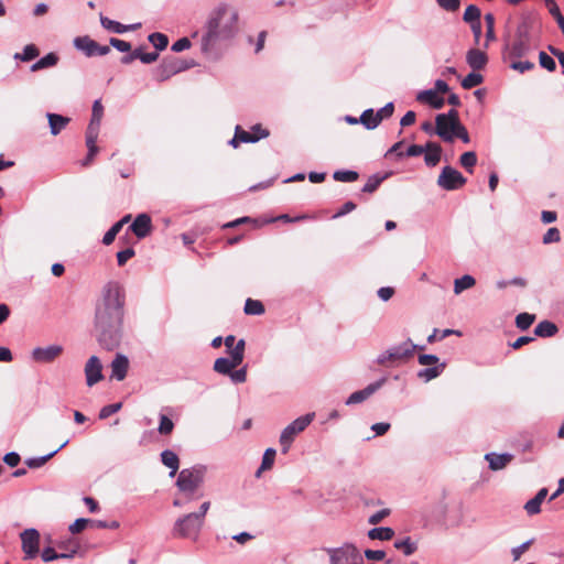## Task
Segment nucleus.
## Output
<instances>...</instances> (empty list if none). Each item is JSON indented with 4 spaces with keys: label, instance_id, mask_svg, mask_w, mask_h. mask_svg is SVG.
<instances>
[{
    "label": "nucleus",
    "instance_id": "f257e3e1",
    "mask_svg": "<svg viewBox=\"0 0 564 564\" xmlns=\"http://www.w3.org/2000/svg\"><path fill=\"white\" fill-rule=\"evenodd\" d=\"M126 315V291L118 281H108L101 289L96 302L94 327L99 345L113 350L123 338Z\"/></svg>",
    "mask_w": 564,
    "mask_h": 564
},
{
    "label": "nucleus",
    "instance_id": "f03ea898",
    "mask_svg": "<svg viewBox=\"0 0 564 564\" xmlns=\"http://www.w3.org/2000/svg\"><path fill=\"white\" fill-rule=\"evenodd\" d=\"M239 11L229 3H219L208 14L199 39L202 54L212 61L221 57L224 47L239 33Z\"/></svg>",
    "mask_w": 564,
    "mask_h": 564
},
{
    "label": "nucleus",
    "instance_id": "7ed1b4c3",
    "mask_svg": "<svg viewBox=\"0 0 564 564\" xmlns=\"http://www.w3.org/2000/svg\"><path fill=\"white\" fill-rule=\"evenodd\" d=\"M207 468L204 465H195L180 471L176 486L184 496H192L204 484Z\"/></svg>",
    "mask_w": 564,
    "mask_h": 564
},
{
    "label": "nucleus",
    "instance_id": "20e7f679",
    "mask_svg": "<svg viewBox=\"0 0 564 564\" xmlns=\"http://www.w3.org/2000/svg\"><path fill=\"white\" fill-rule=\"evenodd\" d=\"M204 522L194 512L178 517L172 528V535L196 542L200 535Z\"/></svg>",
    "mask_w": 564,
    "mask_h": 564
},
{
    "label": "nucleus",
    "instance_id": "39448f33",
    "mask_svg": "<svg viewBox=\"0 0 564 564\" xmlns=\"http://www.w3.org/2000/svg\"><path fill=\"white\" fill-rule=\"evenodd\" d=\"M416 349L422 350L424 346L415 345L411 339H408L382 351L378 355L376 362L380 366L390 367L411 358Z\"/></svg>",
    "mask_w": 564,
    "mask_h": 564
},
{
    "label": "nucleus",
    "instance_id": "423d86ee",
    "mask_svg": "<svg viewBox=\"0 0 564 564\" xmlns=\"http://www.w3.org/2000/svg\"><path fill=\"white\" fill-rule=\"evenodd\" d=\"M314 413H307L295 419L292 423L283 429L280 435V445L283 454H286L294 442L295 437L302 433L314 420Z\"/></svg>",
    "mask_w": 564,
    "mask_h": 564
},
{
    "label": "nucleus",
    "instance_id": "0eeeda50",
    "mask_svg": "<svg viewBox=\"0 0 564 564\" xmlns=\"http://www.w3.org/2000/svg\"><path fill=\"white\" fill-rule=\"evenodd\" d=\"M325 551L329 557V564H364V556L351 543H345L339 547H328Z\"/></svg>",
    "mask_w": 564,
    "mask_h": 564
},
{
    "label": "nucleus",
    "instance_id": "6e6552de",
    "mask_svg": "<svg viewBox=\"0 0 564 564\" xmlns=\"http://www.w3.org/2000/svg\"><path fill=\"white\" fill-rule=\"evenodd\" d=\"M532 44L530 34L524 25H521L517 30L516 39L505 48V57L511 59H519L532 52Z\"/></svg>",
    "mask_w": 564,
    "mask_h": 564
},
{
    "label": "nucleus",
    "instance_id": "1a4fd4ad",
    "mask_svg": "<svg viewBox=\"0 0 564 564\" xmlns=\"http://www.w3.org/2000/svg\"><path fill=\"white\" fill-rule=\"evenodd\" d=\"M417 361L422 366H430L427 368L419 370L417 372V377L424 380L425 382H429L441 376L446 367L445 362H440V358L436 355L432 354L419 355Z\"/></svg>",
    "mask_w": 564,
    "mask_h": 564
},
{
    "label": "nucleus",
    "instance_id": "9d476101",
    "mask_svg": "<svg viewBox=\"0 0 564 564\" xmlns=\"http://www.w3.org/2000/svg\"><path fill=\"white\" fill-rule=\"evenodd\" d=\"M191 65L177 57L164 58L154 70V78L158 82H165L173 75L188 69Z\"/></svg>",
    "mask_w": 564,
    "mask_h": 564
},
{
    "label": "nucleus",
    "instance_id": "9b49d317",
    "mask_svg": "<svg viewBox=\"0 0 564 564\" xmlns=\"http://www.w3.org/2000/svg\"><path fill=\"white\" fill-rule=\"evenodd\" d=\"M466 182V177L451 165L444 166L437 177V185L445 191L458 189L463 187Z\"/></svg>",
    "mask_w": 564,
    "mask_h": 564
},
{
    "label": "nucleus",
    "instance_id": "f8f14e48",
    "mask_svg": "<svg viewBox=\"0 0 564 564\" xmlns=\"http://www.w3.org/2000/svg\"><path fill=\"white\" fill-rule=\"evenodd\" d=\"M22 551L24 558L31 560L36 557L40 551V533L36 529H25L20 534Z\"/></svg>",
    "mask_w": 564,
    "mask_h": 564
},
{
    "label": "nucleus",
    "instance_id": "ddd939ff",
    "mask_svg": "<svg viewBox=\"0 0 564 564\" xmlns=\"http://www.w3.org/2000/svg\"><path fill=\"white\" fill-rule=\"evenodd\" d=\"M86 384L93 387L104 379L102 365L97 356H91L85 365Z\"/></svg>",
    "mask_w": 564,
    "mask_h": 564
},
{
    "label": "nucleus",
    "instance_id": "4468645a",
    "mask_svg": "<svg viewBox=\"0 0 564 564\" xmlns=\"http://www.w3.org/2000/svg\"><path fill=\"white\" fill-rule=\"evenodd\" d=\"M386 382V378H381L376 382L368 384L365 389L352 392L345 401L346 405L361 403L378 391Z\"/></svg>",
    "mask_w": 564,
    "mask_h": 564
},
{
    "label": "nucleus",
    "instance_id": "2eb2a0df",
    "mask_svg": "<svg viewBox=\"0 0 564 564\" xmlns=\"http://www.w3.org/2000/svg\"><path fill=\"white\" fill-rule=\"evenodd\" d=\"M63 352L61 345H50L46 347H36L32 351V358L37 362H52Z\"/></svg>",
    "mask_w": 564,
    "mask_h": 564
},
{
    "label": "nucleus",
    "instance_id": "dca6fc26",
    "mask_svg": "<svg viewBox=\"0 0 564 564\" xmlns=\"http://www.w3.org/2000/svg\"><path fill=\"white\" fill-rule=\"evenodd\" d=\"M269 130L261 127V124H254L251 131L243 130L240 126H237V139L243 143H254L261 139L269 137Z\"/></svg>",
    "mask_w": 564,
    "mask_h": 564
},
{
    "label": "nucleus",
    "instance_id": "f3484780",
    "mask_svg": "<svg viewBox=\"0 0 564 564\" xmlns=\"http://www.w3.org/2000/svg\"><path fill=\"white\" fill-rule=\"evenodd\" d=\"M111 368V378L122 381L128 373L129 369V359L127 356L122 354H117L113 360L110 364Z\"/></svg>",
    "mask_w": 564,
    "mask_h": 564
},
{
    "label": "nucleus",
    "instance_id": "a211bd4d",
    "mask_svg": "<svg viewBox=\"0 0 564 564\" xmlns=\"http://www.w3.org/2000/svg\"><path fill=\"white\" fill-rule=\"evenodd\" d=\"M132 232L138 237V238H144L147 237L151 229H152V224H151V218L149 215L147 214H139L132 225L130 226Z\"/></svg>",
    "mask_w": 564,
    "mask_h": 564
},
{
    "label": "nucleus",
    "instance_id": "6ab92c4d",
    "mask_svg": "<svg viewBox=\"0 0 564 564\" xmlns=\"http://www.w3.org/2000/svg\"><path fill=\"white\" fill-rule=\"evenodd\" d=\"M100 23H101L102 28H105L106 30H108L110 32L117 33V34H122L127 31H135L141 28L140 22L124 25V24L113 21L102 14H100Z\"/></svg>",
    "mask_w": 564,
    "mask_h": 564
},
{
    "label": "nucleus",
    "instance_id": "aec40b11",
    "mask_svg": "<svg viewBox=\"0 0 564 564\" xmlns=\"http://www.w3.org/2000/svg\"><path fill=\"white\" fill-rule=\"evenodd\" d=\"M485 459L488 462L489 468L494 471L503 469L513 459V455L510 453H488L485 455Z\"/></svg>",
    "mask_w": 564,
    "mask_h": 564
},
{
    "label": "nucleus",
    "instance_id": "412c9836",
    "mask_svg": "<svg viewBox=\"0 0 564 564\" xmlns=\"http://www.w3.org/2000/svg\"><path fill=\"white\" fill-rule=\"evenodd\" d=\"M466 62L473 70H480L487 65L488 56L484 51L470 48L466 54Z\"/></svg>",
    "mask_w": 564,
    "mask_h": 564
},
{
    "label": "nucleus",
    "instance_id": "4be33fe9",
    "mask_svg": "<svg viewBox=\"0 0 564 564\" xmlns=\"http://www.w3.org/2000/svg\"><path fill=\"white\" fill-rule=\"evenodd\" d=\"M46 117L48 120L50 132L52 135H57L58 133H61V131L64 130L70 121L68 117L58 113L47 112Z\"/></svg>",
    "mask_w": 564,
    "mask_h": 564
},
{
    "label": "nucleus",
    "instance_id": "5701e85b",
    "mask_svg": "<svg viewBox=\"0 0 564 564\" xmlns=\"http://www.w3.org/2000/svg\"><path fill=\"white\" fill-rule=\"evenodd\" d=\"M417 101L426 102L434 109H441L444 106V99L433 89L422 90L416 96Z\"/></svg>",
    "mask_w": 564,
    "mask_h": 564
},
{
    "label": "nucleus",
    "instance_id": "b1692460",
    "mask_svg": "<svg viewBox=\"0 0 564 564\" xmlns=\"http://www.w3.org/2000/svg\"><path fill=\"white\" fill-rule=\"evenodd\" d=\"M547 496V489L541 488L538 494L525 502L524 510L529 516L538 514L541 511V505Z\"/></svg>",
    "mask_w": 564,
    "mask_h": 564
},
{
    "label": "nucleus",
    "instance_id": "393cba45",
    "mask_svg": "<svg viewBox=\"0 0 564 564\" xmlns=\"http://www.w3.org/2000/svg\"><path fill=\"white\" fill-rule=\"evenodd\" d=\"M424 161L427 166H435L442 154V147L435 142H427L425 144Z\"/></svg>",
    "mask_w": 564,
    "mask_h": 564
},
{
    "label": "nucleus",
    "instance_id": "a878e982",
    "mask_svg": "<svg viewBox=\"0 0 564 564\" xmlns=\"http://www.w3.org/2000/svg\"><path fill=\"white\" fill-rule=\"evenodd\" d=\"M240 364L241 362L238 359L235 360V357H230V358L220 357L215 360L214 370L220 375L229 376L231 370H234Z\"/></svg>",
    "mask_w": 564,
    "mask_h": 564
},
{
    "label": "nucleus",
    "instance_id": "bb28decb",
    "mask_svg": "<svg viewBox=\"0 0 564 564\" xmlns=\"http://www.w3.org/2000/svg\"><path fill=\"white\" fill-rule=\"evenodd\" d=\"M74 46L84 52L86 56H96L97 42L89 36H77L74 39Z\"/></svg>",
    "mask_w": 564,
    "mask_h": 564
},
{
    "label": "nucleus",
    "instance_id": "cd10ccee",
    "mask_svg": "<svg viewBox=\"0 0 564 564\" xmlns=\"http://www.w3.org/2000/svg\"><path fill=\"white\" fill-rule=\"evenodd\" d=\"M78 547V544H74L69 553H57L53 547L48 546L42 551L41 556L44 562H51L58 558H72L77 553Z\"/></svg>",
    "mask_w": 564,
    "mask_h": 564
},
{
    "label": "nucleus",
    "instance_id": "c85d7f7f",
    "mask_svg": "<svg viewBox=\"0 0 564 564\" xmlns=\"http://www.w3.org/2000/svg\"><path fill=\"white\" fill-rule=\"evenodd\" d=\"M161 462L171 469L170 477H174L180 467L178 456L173 451L165 449L161 453Z\"/></svg>",
    "mask_w": 564,
    "mask_h": 564
},
{
    "label": "nucleus",
    "instance_id": "c756f323",
    "mask_svg": "<svg viewBox=\"0 0 564 564\" xmlns=\"http://www.w3.org/2000/svg\"><path fill=\"white\" fill-rule=\"evenodd\" d=\"M68 441H65L59 447H57L56 449H54L53 452L44 455V456H40V457H30V458H26L24 460V464L29 467V468H40L42 467L47 460H50L54 455H56L63 447H65L67 445Z\"/></svg>",
    "mask_w": 564,
    "mask_h": 564
},
{
    "label": "nucleus",
    "instance_id": "7c9ffc66",
    "mask_svg": "<svg viewBox=\"0 0 564 564\" xmlns=\"http://www.w3.org/2000/svg\"><path fill=\"white\" fill-rule=\"evenodd\" d=\"M58 59L59 58L56 53H48L31 66V72L54 67L58 63Z\"/></svg>",
    "mask_w": 564,
    "mask_h": 564
},
{
    "label": "nucleus",
    "instance_id": "2f4dec72",
    "mask_svg": "<svg viewBox=\"0 0 564 564\" xmlns=\"http://www.w3.org/2000/svg\"><path fill=\"white\" fill-rule=\"evenodd\" d=\"M359 121L368 130H373L380 124V118L377 119V113L371 108L361 113Z\"/></svg>",
    "mask_w": 564,
    "mask_h": 564
},
{
    "label": "nucleus",
    "instance_id": "473e14b6",
    "mask_svg": "<svg viewBox=\"0 0 564 564\" xmlns=\"http://www.w3.org/2000/svg\"><path fill=\"white\" fill-rule=\"evenodd\" d=\"M556 333L557 326L550 321H542L534 328V334L539 337H551Z\"/></svg>",
    "mask_w": 564,
    "mask_h": 564
},
{
    "label": "nucleus",
    "instance_id": "72a5a7b5",
    "mask_svg": "<svg viewBox=\"0 0 564 564\" xmlns=\"http://www.w3.org/2000/svg\"><path fill=\"white\" fill-rule=\"evenodd\" d=\"M476 284V280L474 276L469 274H465L454 281V293L456 295L460 294L463 291L473 288Z\"/></svg>",
    "mask_w": 564,
    "mask_h": 564
},
{
    "label": "nucleus",
    "instance_id": "f704fd0d",
    "mask_svg": "<svg viewBox=\"0 0 564 564\" xmlns=\"http://www.w3.org/2000/svg\"><path fill=\"white\" fill-rule=\"evenodd\" d=\"M393 535L394 531L388 527L373 528L368 532V536L371 540L388 541L391 540Z\"/></svg>",
    "mask_w": 564,
    "mask_h": 564
},
{
    "label": "nucleus",
    "instance_id": "c9c22d12",
    "mask_svg": "<svg viewBox=\"0 0 564 564\" xmlns=\"http://www.w3.org/2000/svg\"><path fill=\"white\" fill-rule=\"evenodd\" d=\"M40 54L39 48L34 44H28L24 46L21 53H15L13 58L21 62H30L36 58Z\"/></svg>",
    "mask_w": 564,
    "mask_h": 564
},
{
    "label": "nucleus",
    "instance_id": "e433bc0d",
    "mask_svg": "<svg viewBox=\"0 0 564 564\" xmlns=\"http://www.w3.org/2000/svg\"><path fill=\"white\" fill-rule=\"evenodd\" d=\"M394 547L401 550L406 556L412 555L416 551V544L411 541L410 536L394 541Z\"/></svg>",
    "mask_w": 564,
    "mask_h": 564
},
{
    "label": "nucleus",
    "instance_id": "4c0bfd02",
    "mask_svg": "<svg viewBox=\"0 0 564 564\" xmlns=\"http://www.w3.org/2000/svg\"><path fill=\"white\" fill-rule=\"evenodd\" d=\"M388 177V174L380 175V174H373L369 176L366 184L362 187L364 193H373L377 191L379 185Z\"/></svg>",
    "mask_w": 564,
    "mask_h": 564
},
{
    "label": "nucleus",
    "instance_id": "58836bf2",
    "mask_svg": "<svg viewBox=\"0 0 564 564\" xmlns=\"http://www.w3.org/2000/svg\"><path fill=\"white\" fill-rule=\"evenodd\" d=\"M482 82H484V76L481 74L477 73V70H473L462 80V86L465 89H471V88L482 84Z\"/></svg>",
    "mask_w": 564,
    "mask_h": 564
},
{
    "label": "nucleus",
    "instance_id": "ea45409f",
    "mask_svg": "<svg viewBox=\"0 0 564 564\" xmlns=\"http://www.w3.org/2000/svg\"><path fill=\"white\" fill-rule=\"evenodd\" d=\"M148 40L159 51H163L169 44V37L160 32L151 33Z\"/></svg>",
    "mask_w": 564,
    "mask_h": 564
},
{
    "label": "nucleus",
    "instance_id": "a19ab883",
    "mask_svg": "<svg viewBox=\"0 0 564 564\" xmlns=\"http://www.w3.org/2000/svg\"><path fill=\"white\" fill-rule=\"evenodd\" d=\"M443 141L453 142V130L449 121H443L440 126L436 124L434 131Z\"/></svg>",
    "mask_w": 564,
    "mask_h": 564
},
{
    "label": "nucleus",
    "instance_id": "79ce46f5",
    "mask_svg": "<svg viewBox=\"0 0 564 564\" xmlns=\"http://www.w3.org/2000/svg\"><path fill=\"white\" fill-rule=\"evenodd\" d=\"M443 121H449L451 127H454L456 123H462L459 121L458 111L455 109L448 110L446 113H438L435 118V124H441Z\"/></svg>",
    "mask_w": 564,
    "mask_h": 564
},
{
    "label": "nucleus",
    "instance_id": "37998d69",
    "mask_svg": "<svg viewBox=\"0 0 564 564\" xmlns=\"http://www.w3.org/2000/svg\"><path fill=\"white\" fill-rule=\"evenodd\" d=\"M333 177L337 182L351 183L357 181L359 175L356 171L338 170L334 172Z\"/></svg>",
    "mask_w": 564,
    "mask_h": 564
},
{
    "label": "nucleus",
    "instance_id": "c03bdc74",
    "mask_svg": "<svg viewBox=\"0 0 564 564\" xmlns=\"http://www.w3.org/2000/svg\"><path fill=\"white\" fill-rule=\"evenodd\" d=\"M460 165L468 172H473L474 166L477 164V155L474 151L465 152L459 158Z\"/></svg>",
    "mask_w": 564,
    "mask_h": 564
},
{
    "label": "nucleus",
    "instance_id": "a18cd8bd",
    "mask_svg": "<svg viewBox=\"0 0 564 564\" xmlns=\"http://www.w3.org/2000/svg\"><path fill=\"white\" fill-rule=\"evenodd\" d=\"M264 312L263 304L258 300L248 299L245 303V313L249 315H260Z\"/></svg>",
    "mask_w": 564,
    "mask_h": 564
},
{
    "label": "nucleus",
    "instance_id": "49530a36",
    "mask_svg": "<svg viewBox=\"0 0 564 564\" xmlns=\"http://www.w3.org/2000/svg\"><path fill=\"white\" fill-rule=\"evenodd\" d=\"M275 454H276V452L273 448L265 449L263 457H262L261 466L257 471V476H259V474L261 471L268 470L273 466Z\"/></svg>",
    "mask_w": 564,
    "mask_h": 564
},
{
    "label": "nucleus",
    "instance_id": "de8ad7c7",
    "mask_svg": "<svg viewBox=\"0 0 564 564\" xmlns=\"http://www.w3.org/2000/svg\"><path fill=\"white\" fill-rule=\"evenodd\" d=\"M549 12L556 20L563 35H564V17L560 11L558 6L553 0H547Z\"/></svg>",
    "mask_w": 564,
    "mask_h": 564
},
{
    "label": "nucleus",
    "instance_id": "09e8293b",
    "mask_svg": "<svg viewBox=\"0 0 564 564\" xmlns=\"http://www.w3.org/2000/svg\"><path fill=\"white\" fill-rule=\"evenodd\" d=\"M480 9L474 4H469L464 12V21L467 23H476L480 21Z\"/></svg>",
    "mask_w": 564,
    "mask_h": 564
},
{
    "label": "nucleus",
    "instance_id": "8fccbe9b",
    "mask_svg": "<svg viewBox=\"0 0 564 564\" xmlns=\"http://www.w3.org/2000/svg\"><path fill=\"white\" fill-rule=\"evenodd\" d=\"M535 315L529 313H520L516 317V325L521 330L528 329L534 322Z\"/></svg>",
    "mask_w": 564,
    "mask_h": 564
},
{
    "label": "nucleus",
    "instance_id": "3c124183",
    "mask_svg": "<svg viewBox=\"0 0 564 564\" xmlns=\"http://www.w3.org/2000/svg\"><path fill=\"white\" fill-rule=\"evenodd\" d=\"M159 419H160V423H159L158 432L161 435L171 434L174 430L173 421L165 414H160Z\"/></svg>",
    "mask_w": 564,
    "mask_h": 564
},
{
    "label": "nucleus",
    "instance_id": "603ef678",
    "mask_svg": "<svg viewBox=\"0 0 564 564\" xmlns=\"http://www.w3.org/2000/svg\"><path fill=\"white\" fill-rule=\"evenodd\" d=\"M485 22H486V44L485 47L488 46V42L496 40L495 34V17L492 13H487L485 15Z\"/></svg>",
    "mask_w": 564,
    "mask_h": 564
},
{
    "label": "nucleus",
    "instance_id": "864d4df0",
    "mask_svg": "<svg viewBox=\"0 0 564 564\" xmlns=\"http://www.w3.org/2000/svg\"><path fill=\"white\" fill-rule=\"evenodd\" d=\"M534 539H530L522 544L514 546L511 549L510 553L513 561H519L524 552H527L530 546L533 544Z\"/></svg>",
    "mask_w": 564,
    "mask_h": 564
},
{
    "label": "nucleus",
    "instance_id": "5fc2aeb1",
    "mask_svg": "<svg viewBox=\"0 0 564 564\" xmlns=\"http://www.w3.org/2000/svg\"><path fill=\"white\" fill-rule=\"evenodd\" d=\"M100 122L90 120L86 131V143H96L99 133Z\"/></svg>",
    "mask_w": 564,
    "mask_h": 564
},
{
    "label": "nucleus",
    "instance_id": "6e6d98bb",
    "mask_svg": "<svg viewBox=\"0 0 564 564\" xmlns=\"http://www.w3.org/2000/svg\"><path fill=\"white\" fill-rule=\"evenodd\" d=\"M539 63L541 67L545 68L549 72H554L556 69V63L553 59V57H551L543 51L539 53Z\"/></svg>",
    "mask_w": 564,
    "mask_h": 564
},
{
    "label": "nucleus",
    "instance_id": "4d7b16f0",
    "mask_svg": "<svg viewBox=\"0 0 564 564\" xmlns=\"http://www.w3.org/2000/svg\"><path fill=\"white\" fill-rule=\"evenodd\" d=\"M453 130V140L455 138L460 139L464 143H469L470 138L468 134L467 129L462 123H456L454 127H452Z\"/></svg>",
    "mask_w": 564,
    "mask_h": 564
},
{
    "label": "nucleus",
    "instance_id": "13d9d810",
    "mask_svg": "<svg viewBox=\"0 0 564 564\" xmlns=\"http://www.w3.org/2000/svg\"><path fill=\"white\" fill-rule=\"evenodd\" d=\"M121 406H122L121 402H117V403L105 405L99 411V415L98 416H99L100 420H105V419L109 417L110 415L117 413L121 409Z\"/></svg>",
    "mask_w": 564,
    "mask_h": 564
},
{
    "label": "nucleus",
    "instance_id": "bf43d9fd",
    "mask_svg": "<svg viewBox=\"0 0 564 564\" xmlns=\"http://www.w3.org/2000/svg\"><path fill=\"white\" fill-rule=\"evenodd\" d=\"M91 521L93 520H89V519H85V518H79V519H76L68 528V530L70 531V533L73 534H77V533H80L83 530L86 529V527L88 524L91 525Z\"/></svg>",
    "mask_w": 564,
    "mask_h": 564
},
{
    "label": "nucleus",
    "instance_id": "052dcab7",
    "mask_svg": "<svg viewBox=\"0 0 564 564\" xmlns=\"http://www.w3.org/2000/svg\"><path fill=\"white\" fill-rule=\"evenodd\" d=\"M560 240H561V234L556 227L549 228L542 239L544 245L558 242Z\"/></svg>",
    "mask_w": 564,
    "mask_h": 564
},
{
    "label": "nucleus",
    "instance_id": "680f3d73",
    "mask_svg": "<svg viewBox=\"0 0 564 564\" xmlns=\"http://www.w3.org/2000/svg\"><path fill=\"white\" fill-rule=\"evenodd\" d=\"M510 67L519 73L531 70L535 67L534 63L530 61H517L513 59Z\"/></svg>",
    "mask_w": 564,
    "mask_h": 564
},
{
    "label": "nucleus",
    "instance_id": "e2e57ef3",
    "mask_svg": "<svg viewBox=\"0 0 564 564\" xmlns=\"http://www.w3.org/2000/svg\"><path fill=\"white\" fill-rule=\"evenodd\" d=\"M120 230L121 224H113L111 228L104 235L102 243L106 246L111 245Z\"/></svg>",
    "mask_w": 564,
    "mask_h": 564
},
{
    "label": "nucleus",
    "instance_id": "0e129e2a",
    "mask_svg": "<svg viewBox=\"0 0 564 564\" xmlns=\"http://www.w3.org/2000/svg\"><path fill=\"white\" fill-rule=\"evenodd\" d=\"M245 346L246 343L243 339L238 340L235 344V347L229 351L230 357H235V360L238 359L240 362H242L245 357Z\"/></svg>",
    "mask_w": 564,
    "mask_h": 564
},
{
    "label": "nucleus",
    "instance_id": "69168bd1",
    "mask_svg": "<svg viewBox=\"0 0 564 564\" xmlns=\"http://www.w3.org/2000/svg\"><path fill=\"white\" fill-rule=\"evenodd\" d=\"M110 46L115 47L119 52H130L131 51V44L129 42H126L123 40L111 37L109 41Z\"/></svg>",
    "mask_w": 564,
    "mask_h": 564
},
{
    "label": "nucleus",
    "instance_id": "338daca9",
    "mask_svg": "<svg viewBox=\"0 0 564 564\" xmlns=\"http://www.w3.org/2000/svg\"><path fill=\"white\" fill-rule=\"evenodd\" d=\"M191 46H192V43L188 37H181L172 44L171 50L175 53H180L185 50H188Z\"/></svg>",
    "mask_w": 564,
    "mask_h": 564
},
{
    "label": "nucleus",
    "instance_id": "774afa93",
    "mask_svg": "<svg viewBox=\"0 0 564 564\" xmlns=\"http://www.w3.org/2000/svg\"><path fill=\"white\" fill-rule=\"evenodd\" d=\"M134 250L132 248H127L117 253V262L119 267H122L134 256Z\"/></svg>",
    "mask_w": 564,
    "mask_h": 564
}]
</instances>
